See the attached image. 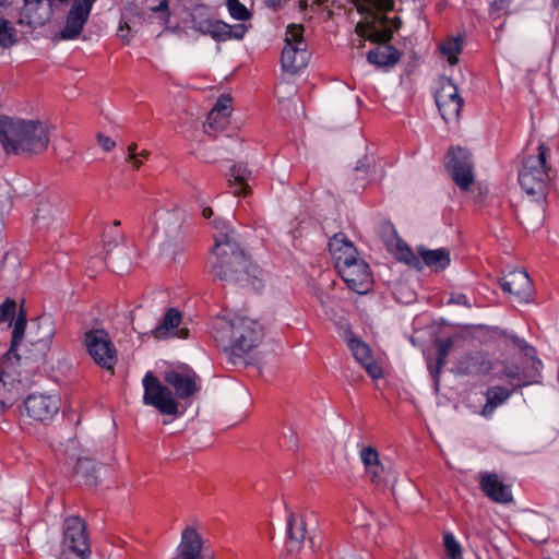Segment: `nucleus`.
<instances>
[{"instance_id":"52","label":"nucleus","mask_w":559,"mask_h":559,"mask_svg":"<svg viewBox=\"0 0 559 559\" xmlns=\"http://www.w3.org/2000/svg\"><path fill=\"white\" fill-rule=\"evenodd\" d=\"M328 0H298V8L300 11H306L308 8L320 7Z\"/></svg>"},{"instance_id":"42","label":"nucleus","mask_w":559,"mask_h":559,"mask_svg":"<svg viewBox=\"0 0 559 559\" xmlns=\"http://www.w3.org/2000/svg\"><path fill=\"white\" fill-rule=\"evenodd\" d=\"M512 0H492L489 7L491 19H498L508 13Z\"/></svg>"},{"instance_id":"58","label":"nucleus","mask_w":559,"mask_h":559,"mask_svg":"<svg viewBox=\"0 0 559 559\" xmlns=\"http://www.w3.org/2000/svg\"><path fill=\"white\" fill-rule=\"evenodd\" d=\"M168 9V1L167 0H164V1H160L159 4L156 7V11H164V10H167Z\"/></svg>"},{"instance_id":"21","label":"nucleus","mask_w":559,"mask_h":559,"mask_svg":"<svg viewBox=\"0 0 559 559\" xmlns=\"http://www.w3.org/2000/svg\"><path fill=\"white\" fill-rule=\"evenodd\" d=\"M329 250L337 271L347 266L358 258L357 249L342 233L334 235L330 239Z\"/></svg>"},{"instance_id":"24","label":"nucleus","mask_w":559,"mask_h":559,"mask_svg":"<svg viewBox=\"0 0 559 559\" xmlns=\"http://www.w3.org/2000/svg\"><path fill=\"white\" fill-rule=\"evenodd\" d=\"M177 559H203L202 538L194 527L187 526L182 531L177 547Z\"/></svg>"},{"instance_id":"44","label":"nucleus","mask_w":559,"mask_h":559,"mask_svg":"<svg viewBox=\"0 0 559 559\" xmlns=\"http://www.w3.org/2000/svg\"><path fill=\"white\" fill-rule=\"evenodd\" d=\"M16 304L14 300L7 299L0 305V323L11 321L14 318Z\"/></svg>"},{"instance_id":"19","label":"nucleus","mask_w":559,"mask_h":559,"mask_svg":"<svg viewBox=\"0 0 559 559\" xmlns=\"http://www.w3.org/2000/svg\"><path fill=\"white\" fill-rule=\"evenodd\" d=\"M500 287L519 302H528L533 294L532 281L528 274L522 270H514L504 275L500 280Z\"/></svg>"},{"instance_id":"40","label":"nucleus","mask_w":559,"mask_h":559,"mask_svg":"<svg viewBox=\"0 0 559 559\" xmlns=\"http://www.w3.org/2000/svg\"><path fill=\"white\" fill-rule=\"evenodd\" d=\"M210 31L209 35L217 40V41H226L230 39L229 36V24L219 21V20H212L210 21Z\"/></svg>"},{"instance_id":"34","label":"nucleus","mask_w":559,"mask_h":559,"mask_svg":"<svg viewBox=\"0 0 559 559\" xmlns=\"http://www.w3.org/2000/svg\"><path fill=\"white\" fill-rule=\"evenodd\" d=\"M440 52L448 59L451 66L457 63V56L462 51V41L460 38H449L440 44Z\"/></svg>"},{"instance_id":"14","label":"nucleus","mask_w":559,"mask_h":559,"mask_svg":"<svg viewBox=\"0 0 559 559\" xmlns=\"http://www.w3.org/2000/svg\"><path fill=\"white\" fill-rule=\"evenodd\" d=\"M164 381L174 388L177 397L187 400L200 391V378L195 371L187 365L166 370L163 373Z\"/></svg>"},{"instance_id":"3","label":"nucleus","mask_w":559,"mask_h":559,"mask_svg":"<svg viewBox=\"0 0 559 559\" xmlns=\"http://www.w3.org/2000/svg\"><path fill=\"white\" fill-rule=\"evenodd\" d=\"M49 140L48 126L39 120L0 116V143L5 153L38 154L47 148Z\"/></svg>"},{"instance_id":"32","label":"nucleus","mask_w":559,"mask_h":559,"mask_svg":"<svg viewBox=\"0 0 559 559\" xmlns=\"http://www.w3.org/2000/svg\"><path fill=\"white\" fill-rule=\"evenodd\" d=\"M437 346V362L436 366L432 367L430 364L428 365L430 373L433 378H438L441 368L444 366L447 361V357L449 356V353L453 346L452 338H439L436 341Z\"/></svg>"},{"instance_id":"22","label":"nucleus","mask_w":559,"mask_h":559,"mask_svg":"<svg viewBox=\"0 0 559 559\" xmlns=\"http://www.w3.org/2000/svg\"><path fill=\"white\" fill-rule=\"evenodd\" d=\"M479 487L484 495L493 502L509 503L513 499L510 486L506 485L495 473L483 474Z\"/></svg>"},{"instance_id":"10","label":"nucleus","mask_w":559,"mask_h":559,"mask_svg":"<svg viewBox=\"0 0 559 559\" xmlns=\"http://www.w3.org/2000/svg\"><path fill=\"white\" fill-rule=\"evenodd\" d=\"M28 388L27 377L17 378L12 362H0V415L11 408Z\"/></svg>"},{"instance_id":"26","label":"nucleus","mask_w":559,"mask_h":559,"mask_svg":"<svg viewBox=\"0 0 559 559\" xmlns=\"http://www.w3.org/2000/svg\"><path fill=\"white\" fill-rule=\"evenodd\" d=\"M251 171L245 164H237L229 169L228 185L234 195H246L249 191L248 179Z\"/></svg>"},{"instance_id":"20","label":"nucleus","mask_w":559,"mask_h":559,"mask_svg":"<svg viewBox=\"0 0 559 559\" xmlns=\"http://www.w3.org/2000/svg\"><path fill=\"white\" fill-rule=\"evenodd\" d=\"M182 320L181 312L176 308H169L165 312L162 321L148 333L156 340H168L171 337L188 338L189 330L180 328Z\"/></svg>"},{"instance_id":"37","label":"nucleus","mask_w":559,"mask_h":559,"mask_svg":"<svg viewBox=\"0 0 559 559\" xmlns=\"http://www.w3.org/2000/svg\"><path fill=\"white\" fill-rule=\"evenodd\" d=\"M16 43V31L8 20L0 17V47L9 48Z\"/></svg>"},{"instance_id":"31","label":"nucleus","mask_w":559,"mask_h":559,"mask_svg":"<svg viewBox=\"0 0 559 559\" xmlns=\"http://www.w3.org/2000/svg\"><path fill=\"white\" fill-rule=\"evenodd\" d=\"M397 260L404 262L408 266L421 271L423 262L420 260V255H417L403 240L396 245L393 250Z\"/></svg>"},{"instance_id":"2","label":"nucleus","mask_w":559,"mask_h":559,"mask_svg":"<svg viewBox=\"0 0 559 559\" xmlns=\"http://www.w3.org/2000/svg\"><path fill=\"white\" fill-rule=\"evenodd\" d=\"M213 225L218 230L214 236L213 276L219 281L259 289L262 286L261 269L245 254L236 240L235 233L224 221L215 219Z\"/></svg>"},{"instance_id":"28","label":"nucleus","mask_w":559,"mask_h":559,"mask_svg":"<svg viewBox=\"0 0 559 559\" xmlns=\"http://www.w3.org/2000/svg\"><path fill=\"white\" fill-rule=\"evenodd\" d=\"M511 395V391L502 386H490L486 392V404L484 405L480 414L489 418L495 409L502 405Z\"/></svg>"},{"instance_id":"48","label":"nucleus","mask_w":559,"mask_h":559,"mask_svg":"<svg viewBox=\"0 0 559 559\" xmlns=\"http://www.w3.org/2000/svg\"><path fill=\"white\" fill-rule=\"evenodd\" d=\"M503 374L509 379H516L521 381L520 385H527L532 383V381L527 380L526 377L520 373L516 368L506 367L503 370Z\"/></svg>"},{"instance_id":"25","label":"nucleus","mask_w":559,"mask_h":559,"mask_svg":"<svg viewBox=\"0 0 559 559\" xmlns=\"http://www.w3.org/2000/svg\"><path fill=\"white\" fill-rule=\"evenodd\" d=\"M288 542L287 548L289 551L298 550L304 543L307 534L306 523L301 515L289 514L288 521Z\"/></svg>"},{"instance_id":"1","label":"nucleus","mask_w":559,"mask_h":559,"mask_svg":"<svg viewBox=\"0 0 559 559\" xmlns=\"http://www.w3.org/2000/svg\"><path fill=\"white\" fill-rule=\"evenodd\" d=\"M364 19L355 27L362 39L378 44L366 55L368 63L376 68L390 69L399 63L403 53L390 45L395 31L402 26L399 16L389 17L394 10L393 0H350Z\"/></svg>"},{"instance_id":"50","label":"nucleus","mask_w":559,"mask_h":559,"mask_svg":"<svg viewBox=\"0 0 559 559\" xmlns=\"http://www.w3.org/2000/svg\"><path fill=\"white\" fill-rule=\"evenodd\" d=\"M247 32V26L243 24L229 25V36L230 39H242Z\"/></svg>"},{"instance_id":"61","label":"nucleus","mask_w":559,"mask_h":559,"mask_svg":"<svg viewBox=\"0 0 559 559\" xmlns=\"http://www.w3.org/2000/svg\"><path fill=\"white\" fill-rule=\"evenodd\" d=\"M4 228V223H3V219L0 217V234L2 233Z\"/></svg>"},{"instance_id":"60","label":"nucleus","mask_w":559,"mask_h":559,"mask_svg":"<svg viewBox=\"0 0 559 559\" xmlns=\"http://www.w3.org/2000/svg\"><path fill=\"white\" fill-rule=\"evenodd\" d=\"M138 156L143 160L144 158H146L148 156V152L142 151L140 154H138Z\"/></svg>"},{"instance_id":"47","label":"nucleus","mask_w":559,"mask_h":559,"mask_svg":"<svg viewBox=\"0 0 559 559\" xmlns=\"http://www.w3.org/2000/svg\"><path fill=\"white\" fill-rule=\"evenodd\" d=\"M365 370L372 379H379L382 377L381 367L373 360V357L362 365Z\"/></svg>"},{"instance_id":"9","label":"nucleus","mask_w":559,"mask_h":559,"mask_svg":"<svg viewBox=\"0 0 559 559\" xmlns=\"http://www.w3.org/2000/svg\"><path fill=\"white\" fill-rule=\"evenodd\" d=\"M144 394L143 402L145 405L154 406L162 414L177 415L178 402L174 399L173 392L153 374L147 371L142 380Z\"/></svg>"},{"instance_id":"53","label":"nucleus","mask_w":559,"mask_h":559,"mask_svg":"<svg viewBox=\"0 0 559 559\" xmlns=\"http://www.w3.org/2000/svg\"><path fill=\"white\" fill-rule=\"evenodd\" d=\"M448 302L471 307L469 300L464 294L452 295Z\"/></svg>"},{"instance_id":"46","label":"nucleus","mask_w":559,"mask_h":559,"mask_svg":"<svg viewBox=\"0 0 559 559\" xmlns=\"http://www.w3.org/2000/svg\"><path fill=\"white\" fill-rule=\"evenodd\" d=\"M230 103L231 97L229 95H221L211 111H216L218 115H230Z\"/></svg>"},{"instance_id":"43","label":"nucleus","mask_w":559,"mask_h":559,"mask_svg":"<svg viewBox=\"0 0 559 559\" xmlns=\"http://www.w3.org/2000/svg\"><path fill=\"white\" fill-rule=\"evenodd\" d=\"M360 459L365 465V471L380 463L379 453L372 447H366L360 452Z\"/></svg>"},{"instance_id":"30","label":"nucleus","mask_w":559,"mask_h":559,"mask_svg":"<svg viewBox=\"0 0 559 559\" xmlns=\"http://www.w3.org/2000/svg\"><path fill=\"white\" fill-rule=\"evenodd\" d=\"M74 472L86 486H95L97 484V463L94 460L88 457L79 459Z\"/></svg>"},{"instance_id":"13","label":"nucleus","mask_w":559,"mask_h":559,"mask_svg":"<svg viewBox=\"0 0 559 559\" xmlns=\"http://www.w3.org/2000/svg\"><path fill=\"white\" fill-rule=\"evenodd\" d=\"M63 546L78 559L90 556V543L84 521L79 516H70L64 521Z\"/></svg>"},{"instance_id":"36","label":"nucleus","mask_w":559,"mask_h":559,"mask_svg":"<svg viewBox=\"0 0 559 559\" xmlns=\"http://www.w3.org/2000/svg\"><path fill=\"white\" fill-rule=\"evenodd\" d=\"M347 345L355 359L361 364V366L372 358L371 350L365 342L350 338L348 340Z\"/></svg>"},{"instance_id":"56","label":"nucleus","mask_w":559,"mask_h":559,"mask_svg":"<svg viewBox=\"0 0 559 559\" xmlns=\"http://www.w3.org/2000/svg\"><path fill=\"white\" fill-rule=\"evenodd\" d=\"M210 21H211V20H209V21H204V22H203V23H201V24L199 25V27H198V29H199L202 34H204V35H209V31H210V28H211V27H210Z\"/></svg>"},{"instance_id":"38","label":"nucleus","mask_w":559,"mask_h":559,"mask_svg":"<svg viewBox=\"0 0 559 559\" xmlns=\"http://www.w3.org/2000/svg\"><path fill=\"white\" fill-rule=\"evenodd\" d=\"M26 328V316L21 310L17 318L14 321L13 331H12V341L9 349H19V345L24 337Z\"/></svg>"},{"instance_id":"27","label":"nucleus","mask_w":559,"mask_h":559,"mask_svg":"<svg viewBox=\"0 0 559 559\" xmlns=\"http://www.w3.org/2000/svg\"><path fill=\"white\" fill-rule=\"evenodd\" d=\"M418 254L423 264L435 271H442L450 264V252L444 249L429 250L424 247H418Z\"/></svg>"},{"instance_id":"35","label":"nucleus","mask_w":559,"mask_h":559,"mask_svg":"<svg viewBox=\"0 0 559 559\" xmlns=\"http://www.w3.org/2000/svg\"><path fill=\"white\" fill-rule=\"evenodd\" d=\"M229 115H218L216 111H210L204 131L209 135H215L217 132L224 131L229 123Z\"/></svg>"},{"instance_id":"59","label":"nucleus","mask_w":559,"mask_h":559,"mask_svg":"<svg viewBox=\"0 0 559 559\" xmlns=\"http://www.w3.org/2000/svg\"><path fill=\"white\" fill-rule=\"evenodd\" d=\"M202 215L204 218H210L213 215V211L211 207H204L202 211Z\"/></svg>"},{"instance_id":"6","label":"nucleus","mask_w":559,"mask_h":559,"mask_svg":"<svg viewBox=\"0 0 559 559\" xmlns=\"http://www.w3.org/2000/svg\"><path fill=\"white\" fill-rule=\"evenodd\" d=\"M548 148L540 144L537 155L527 156L519 170V183L522 189L537 199L545 197L549 179L546 164Z\"/></svg>"},{"instance_id":"4","label":"nucleus","mask_w":559,"mask_h":559,"mask_svg":"<svg viewBox=\"0 0 559 559\" xmlns=\"http://www.w3.org/2000/svg\"><path fill=\"white\" fill-rule=\"evenodd\" d=\"M45 332L47 333L44 335V340L36 338L35 342H28L27 338L24 345L20 344L19 349H9L0 360L2 365L9 361L12 362L17 378H22L25 374L28 386H31L33 377L38 371L39 366L45 362L50 350L47 347L50 330L46 329Z\"/></svg>"},{"instance_id":"54","label":"nucleus","mask_w":559,"mask_h":559,"mask_svg":"<svg viewBox=\"0 0 559 559\" xmlns=\"http://www.w3.org/2000/svg\"><path fill=\"white\" fill-rule=\"evenodd\" d=\"M130 27L127 23L120 24L117 35L126 43L130 40Z\"/></svg>"},{"instance_id":"17","label":"nucleus","mask_w":559,"mask_h":559,"mask_svg":"<svg viewBox=\"0 0 559 559\" xmlns=\"http://www.w3.org/2000/svg\"><path fill=\"white\" fill-rule=\"evenodd\" d=\"M97 0H74L66 20V25L60 32L62 39L76 38L84 28L94 3Z\"/></svg>"},{"instance_id":"45","label":"nucleus","mask_w":559,"mask_h":559,"mask_svg":"<svg viewBox=\"0 0 559 559\" xmlns=\"http://www.w3.org/2000/svg\"><path fill=\"white\" fill-rule=\"evenodd\" d=\"M383 473L384 468L381 463L366 469V475L368 476L369 480L377 486L383 483Z\"/></svg>"},{"instance_id":"8","label":"nucleus","mask_w":559,"mask_h":559,"mask_svg":"<svg viewBox=\"0 0 559 559\" xmlns=\"http://www.w3.org/2000/svg\"><path fill=\"white\" fill-rule=\"evenodd\" d=\"M84 346L91 358L102 368L114 370L117 350L104 329H92L84 334Z\"/></svg>"},{"instance_id":"18","label":"nucleus","mask_w":559,"mask_h":559,"mask_svg":"<svg viewBox=\"0 0 559 559\" xmlns=\"http://www.w3.org/2000/svg\"><path fill=\"white\" fill-rule=\"evenodd\" d=\"M493 365L488 354L476 350L462 355L454 364V371L461 376H485L493 369Z\"/></svg>"},{"instance_id":"51","label":"nucleus","mask_w":559,"mask_h":559,"mask_svg":"<svg viewBox=\"0 0 559 559\" xmlns=\"http://www.w3.org/2000/svg\"><path fill=\"white\" fill-rule=\"evenodd\" d=\"M97 141H98V144L106 152L111 151L116 145V143L112 139H110L109 136L103 135V134L97 135Z\"/></svg>"},{"instance_id":"12","label":"nucleus","mask_w":559,"mask_h":559,"mask_svg":"<svg viewBox=\"0 0 559 559\" xmlns=\"http://www.w3.org/2000/svg\"><path fill=\"white\" fill-rule=\"evenodd\" d=\"M438 109L445 121L456 120L463 107V98L451 78L441 76L435 95Z\"/></svg>"},{"instance_id":"57","label":"nucleus","mask_w":559,"mask_h":559,"mask_svg":"<svg viewBox=\"0 0 559 559\" xmlns=\"http://www.w3.org/2000/svg\"><path fill=\"white\" fill-rule=\"evenodd\" d=\"M354 171L358 175L359 173H364V174H367V168L364 164L360 165V163H358V165L354 168Z\"/></svg>"},{"instance_id":"62","label":"nucleus","mask_w":559,"mask_h":559,"mask_svg":"<svg viewBox=\"0 0 559 559\" xmlns=\"http://www.w3.org/2000/svg\"><path fill=\"white\" fill-rule=\"evenodd\" d=\"M332 16H333V11L329 10V11H328V17H329V19H332Z\"/></svg>"},{"instance_id":"39","label":"nucleus","mask_w":559,"mask_h":559,"mask_svg":"<svg viewBox=\"0 0 559 559\" xmlns=\"http://www.w3.org/2000/svg\"><path fill=\"white\" fill-rule=\"evenodd\" d=\"M226 8L234 20L248 21L252 16V13L239 0H226Z\"/></svg>"},{"instance_id":"23","label":"nucleus","mask_w":559,"mask_h":559,"mask_svg":"<svg viewBox=\"0 0 559 559\" xmlns=\"http://www.w3.org/2000/svg\"><path fill=\"white\" fill-rule=\"evenodd\" d=\"M58 214V209L53 206L49 201L40 200L37 204L33 218L36 229L46 233L58 231L62 225Z\"/></svg>"},{"instance_id":"5","label":"nucleus","mask_w":559,"mask_h":559,"mask_svg":"<svg viewBox=\"0 0 559 559\" xmlns=\"http://www.w3.org/2000/svg\"><path fill=\"white\" fill-rule=\"evenodd\" d=\"M223 331L228 332L231 337V345L225 348L231 365L241 361L243 355L254 348L263 335L261 325L249 318H235L224 323Z\"/></svg>"},{"instance_id":"16","label":"nucleus","mask_w":559,"mask_h":559,"mask_svg":"<svg viewBox=\"0 0 559 559\" xmlns=\"http://www.w3.org/2000/svg\"><path fill=\"white\" fill-rule=\"evenodd\" d=\"M23 405L29 418L46 423L58 414L60 399L57 395L29 394Z\"/></svg>"},{"instance_id":"11","label":"nucleus","mask_w":559,"mask_h":559,"mask_svg":"<svg viewBox=\"0 0 559 559\" xmlns=\"http://www.w3.org/2000/svg\"><path fill=\"white\" fill-rule=\"evenodd\" d=\"M445 167L455 185L466 191L474 182V164L472 154L463 148H451L447 155Z\"/></svg>"},{"instance_id":"7","label":"nucleus","mask_w":559,"mask_h":559,"mask_svg":"<svg viewBox=\"0 0 559 559\" xmlns=\"http://www.w3.org/2000/svg\"><path fill=\"white\" fill-rule=\"evenodd\" d=\"M304 26L290 24L286 29L285 46L281 55V64L285 72L296 74L307 67L311 53L304 38Z\"/></svg>"},{"instance_id":"49","label":"nucleus","mask_w":559,"mask_h":559,"mask_svg":"<svg viewBox=\"0 0 559 559\" xmlns=\"http://www.w3.org/2000/svg\"><path fill=\"white\" fill-rule=\"evenodd\" d=\"M135 150H136L135 143L128 146L127 160L131 162L135 169H139L140 166L142 165L143 160L138 156V154L135 153Z\"/></svg>"},{"instance_id":"29","label":"nucleus","mask_w":559,"mask_h":559,"mask_svg":"<svg viewBox=\"0 0 559 559\" xmlns=\"http://www.w3.org/2000/svg\"><path fill=\"white\" fill-rule=\"evenodd\" d=\"M47 330H50V335L48 336L47 341V347L50 348L52 337L55 335V326L53 322L49 317H40L36 320H33L29 326V330L27 332L28 342H35L36 338L44 340V335L47 333L45 332Z\"/></svg>"},{"instance_id":"64","label":"nucleus","mask_w":559,"mask_h":559,"mask_svg":"<svg viewBox=\"0 0 559 559\" xmlns=\"http://www.w3.org/2000/svg\"><path fill=\"white\" fill-rule=\"evenodd\" d=\"M114 226H116V227H117V226H120V221H115V222H114Z\"/></svg>"},{"instance_id":"63","label":"nucleus","mask_w":559,"mask_h":559,"mask_svg":"<svg viewBox=\"0 0 559 559\" xmlns=\"http://www.w3.org/2000/svg\"><path fill=\"white\" fill-rule=\"evenodd\" d=\"M214 337H215V340H216L217 342H218V341H223V337H219V335H218V334H216Z\"/></svg>"},{"instance_id":"41","label":"nucleus","mask_w":559,"mask_h":559,"mask_svg":"<svg viewBox=\"0 0 559 559\" xmlns=\"http://www.w3.org/2000/svg\"><path fill=\"white\" fill-rule=\"evenodd\" d=\"M443 546L449 559L463 558L462 547L452 533H445L443 535Z\"/></svg>"},{"instance_id":"55","label":"nucleus","mask_w":559,"mask_h":559,"mask_svg":"<svg viewBox=\"0 0 559 559\" xmlns=\"http://www.w3.org/2000/svg\"><path fill=\"white\" fill-rule=\"evenodd\" d=\"M265 5L273 10H280L282 8L283 0H264Z\"/></svg>"},{"instance_id":"33","label":"nucleus","mask_w":559,"mask_h":559,"mask_svg":"<svg viewBox=\"0 0 559 559\" xmlns=\"http://www.w3.org/2000/svg\"><path fill=\"white\" fill-rule=\"evenodd\" d=\"M377 233L389 250H393V248L402 241L391 222H381L377 227Z\"/></svg>"},{"instance_id":"15","label":"nucleus","mask_w":559,"mask_h":559,"mask_svg":"<svg viewBox=\"0 0 559 559\" xmlns=\"http://www.w3.org/2000/svg\"><path fill=\"white\" fill-rule=\"evenodd\" d=\"M337 272L347 287L357 294H367L372 287L373 280L369 264L359 257Z\"/></svg>"}]
</instances>
